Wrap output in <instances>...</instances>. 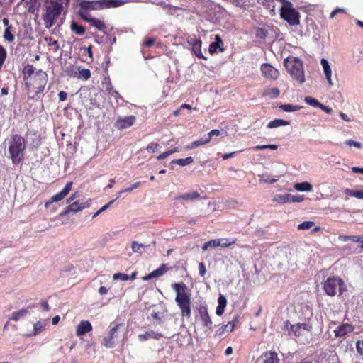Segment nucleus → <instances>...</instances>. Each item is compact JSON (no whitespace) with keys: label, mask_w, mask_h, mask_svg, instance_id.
<instances>
[{"label":"nucleus","mask_w":363,"mask_h":363,"mask_svg":"<svg viewBox=\"0 0 363 363\" xmlns=\"http://www.w3.org/2000/svg\"><path fill=\"white\" fill-rule=\"evenodd\" d=\"M48 77L46 72L41 69L35 72V74L29 77L25 82L28 89V97L31 99L38 100L41 99L42 94L48 83Z\"/></svg>","instance_id":"1"},{"label":"nucleus","mask_w":363,"mask_h":363,"mask_svg":"<svg viewBox=\"0 0 363 363\" xmlns=\"http://www.w3.org/2000/svg\"><path fill=\"white\" fill-rule=\"evenodd\" d=\"M172 288L176 292L175 302L181 310L182 316L189 318L191 315V302L186 285L182 282L174 283L172 284Z\"/></svg>","instance_id":"2"},{"label":"nucleus","mask_w":363,"mask_h":363,"mask_svg":"<svg viewBox=\"0 0 363 363\" xmlns=\"http://www.w3.org/2000/svg\"><path fill=\"white\" fill-rule=\"evenodd\" d=\"M25 147V140L22 136L18 134L12 136L9 141V153L13 164H18L23 160Z\"/></svg>","instance_id":"3"},{"label":"nucleus","mask_w":363,"mask_h":363,"mask_svg":"<svg viewBox=\"0 0 363 363\" xmlns=\"http://www.w3.org/2000/svg\"><path fill=\"white\" fill-rule=\"evenodd\" d=\"M284 65L294 79L297 80L300 84L305 82L304 72L302 61L296 57H288L284 60Z\"/></svg>","instance_id":"4"},{"label":"nucleus","mask_w":363,"mask_h":363,"mask_svg":"<svg viewBox=\"0 0 363 363\" xmlns=\"http://www.w3.org/2000/svg\"><path fill=\"white\" fill-rule=\"evenodd\" d=\"M284 4L280 9V16L291 26L300 24V13L292 7V4L287 0H279Z\"/></svg>","instance_id":"5"},{"label":"nucleus","mask_w":363,"mask_h":363,"mask_svg":"<svg viewBox=\"0 0 363 363\" xmlns=\"http://www.w3.org/2000/svg\"><path fill=\"white\" fill-rule=\"evenodd\" d=\"M323 289L327 295L335 296L337 291L339 296L342 295L347 291V286L342 279L330 277L323 283Z\"/></svg>","instance_id":"6"},{"label":"nucleus","mask_w":363,"mask_h":363,"mask_svg":"<svg viewBox=\"0 0 363 363\" xmlns=\"http://www.w3.org/2000/svg\"><path fill=\"white\" fill-rule=\"evenodd\" d=\"M62 10V4L50 1L46 5V11L43 15V20L46 28H50L53 23L55 19L61 13Z\"/></svg>","instance_id":"7"},{"label":"nucleus","mask_w":363,"mask_h":363,"mask_svg":"<svg viewBox=\"0 0 363 363\" xmlns=\"http://www.w3.org/2000/svg\"><path fill=\"white\" fill-rule=\"evenodd\" d=\"M121 323H112L110 325V330L107 336L102 340V345L106 348H113L116 345V340L118 337V330L122 327Z\"/></svg>","instance_id":"8"},{"label":"nucleus","mask_w":363,"mask_h":363,"mask_svg":"<svg viewBox=\"0 0 363 363\" xmlns=\"http://www.w3.org/2000/svg\"><path fill=\"white\" fill-rule=\"evenodd\" d=\"M99 3V0H94L91 1L82 0L79 3L80 10L79 13L80 16L83 18V16L90 15L88 13L89 10H101Z\"/></svg>","instance_id":"9"},{"label":"nucleus","mask_w":363,"mask_h":363,"mask_svg":"<svg viewBox=\"0 0 363 363\" xmlns=\"http://www.w3.org/2000/svg\"><path fill=\"white\" fill-rule=\"evenodd\" d=\"M69 69H70V73H68L70 76L77 77L83 80H87L91 77V72L89 69H84L82 67H67V72H69Z\"/></svg>","instance_id":"10"},{"label":"nucleus","mask_w":363,"mask_h":363,"mask_svg":"<svg viewBox=\"0 0 363 363\" xmlns=\"http://www.w3.org/2000/svg\"><path fill=\"white\" fill-rule=\"evenodd\" d=\"M72 182H67L66 184V185L65 186V187L63 188V189L60 192L52 196L50 198V199L48 200L45 203V208H48L50 204L53 203L54 202H57V201L63 199L69 194V192L70 191V190L72 189Z\"/></svg>","instance_id":"11"},{"label":"nucleus","mask_w":363,"mask_h":363,"mask_svg":"<svg viewBox=\"0 0 363 363\" xmlns=\"http://www.w3.org/2000/svg\"><path fill=\"white\" fill-rule=\"evenodd\" d=\"M257 363H279V359L275 351H269L262 354Z\"/></svg>","instance_id":"12"},{"label":"nucleus","mask_w":363,"mask_h":363,"mask_svg":"<svg viewBox=\"0 0 363 363\" xmlns=\"http://www.w3.org/2000/svg\"><path fill=\"white\" fill-rule=\"evenodd\" d=\"M135 120L133 116L118 118L115 123V127L119 130L128 128L134 123Z\"/></svg>","instance_id":"13"},{"label":"nucleus","mask_w":363,"mask_h":363,"mask_svg":"<svg viewBox=\"0 0 363 363\" xmlns=\"http://www.w3.org/2000/svg\"><path fill=\"white\" fill-rule=\"evenodd\" d=\"M261 71L262 74L268 78L275 79L279 76V72L269 64H263L261 66Z\"/></svg>","instance_id":"14"},{"label":"nucleus","mask_w":363,"mask_h":363,"mask_svg":"<svg viewBox=\"0 0 363 363\" xmlns=\"http://www.w3.org/2000/svg\"><path fill=\"white\" fill-rule=\"evenodd\" d=\"M83 19L89 23L91 26H94L97 28L98 30L105 33L106 32V26L105 24L100 21L99 19L93 18L91 15H84L83 16Z\"/></svg>","instance_id":"15"},{"label":"nucleus","mask_w":363,"mask_h":363,"mask_svg":"<svg viewBox=\"0 0 363 363\" xmlns=\"http://www.w3.org/2000/svg\"><path fill=\"white\" fill-rule=\"evenodd\" d=\"M354 330L353 325L349 323H343L339 325L335 330V337H342L347 334L352 332Z\"/></svg>","instance_id":"16"},{"label":"nucleus","mask_w":363,"mask_h":363,"mask_svg":"<svg viewBox=\"0 0 363 363\" xmlns=\"http://www.w3.org/2000/svg\"><path fill=\"white\" fill-rule=\"evenodd\" d=\"M199 313L200 319L203 323V325L208 328H211L213 323L208 313L207 308L206 306L199 307Z\"/></svg>","instance_id":"17"},{"label":"nucleus","mask_w":363,"mask_h":363,"mask_svg":"<svg viewBox=\"0 0 363 363\" xmlns=\"http://www.w3.org/2000/svg\"><path fill=\"white\" fill-rule=\"evenodd\" d=\"M101 9L116 8L123 6L125 1L124 0H99Z\"/></svg>","instance_id":"18"},{"label":"nucleus","mask_w":363,"mask_h":363,"mask_svg":"<svg viewBox=\"0 0 363 363\" xmlns=\"http://www.w3.org/2000/svg\"><path fill=\"white\" fill-rule=\"evenodd\" d=\"M320 64L323 67L324 74H325V78L328 82L329 86L330 87L333 86L334 84L331 79L332 70H331V68H330L328 61L326 59L323 58L320 60Z\"/></svg>","instance_id":"19"},{"label":"nucleus","mask_w":363,"mask_h":363,"mask_svg":"<svg viewBox=\"0 0 363 363\" xmlns=\"http://www.w3.org/2000/svg\"><path fill=\"white\" fill-rule=\"evenodd\" d=\"M92 330V325L88 320L81 321L77 327L76 334L77 336H81Z\"/></svg>","instance_id":"20"},{"label":"nucleus","mask_w":363,"mask_h":363,"mask_svg":"<svg viewBox=\"0 0 363 363\" xmlns=\"http://www.w3.org/2000/svg\"><path fill=\"white\" fill-rule=\"evenodd\" d=\"M286 330L288 331V335L290 336H295V337H299L301 335H303V333L301 332V328L298 327V324L296 325H291L289 324V322H285V326Z\"/></svg>","instance_id":"21"},{"label":"nucleus","mask_w":363,"mask_h":363,"mask_svg":"<svg viewBox=\"0 0 363 363\" xmlns=\"http://www.w3.org/2000/svg\"><path fill=\"white\" fill-rule=\"evenodd\" d=\"M168 269H169V268L167 267V264H164L162 266H160L159 268H157V269L150 272L148 275L144 277L143 278V279L146 281V280H149L150 279L155 278V277L162 276L165 272H167Z\"/></svg>","instance_id":"22"},{"label":"nucleus","mask_w":363,"mask_h":363,"mask_svg":"<svg viewBox=\"0 0 363 363\" xmlns=\"http://www.w3.org/2000/svg\"><path fill=\"white\" fill-rule=\"evenodd\" d=\"M162 337V335L161 333L155 332L154 330L147 331L146 333H145L143 334L138 335V339L140 341H146L150 339L159 340Z\"/></svg>","instance_id":"23"},{"label":"nucleus","mask_w":363,"mask_h":363,"mask_svg":"<svg viewBox=\"0 0 363 363\" xmlns=\"http://www.w3.org/2000/svg\"><path fill=\"white\" fill-rule=\"evenodd\" d=\"M90 206V203L89 201L86 202H80L79 201H77L75 202H73L72 203L69 204L67 207L70 212H79L82 211L84 208H86Z\"/></svg>","instance_id":"24"},{"label":"nucleus","mask_w":363,"mask_h":363,"mask_svg":"<svg viewBox=\"0 0 363 363\" xmlns=\"http://www.w3.org/2000/svg\"><path fill=\"white\" fill-rule=\"evenodd\" d=\"M28 313V308H21L17 311H14L9 318V320L18 321L25 318Z\"/></svg>","instance_id":"25"},{"label":"nucleus","mask_w":363,"mask_h":363,"mask_svg":"<svg viewBox=\"0 0 363 363\" xmlns=\"http://www.w3.org/2000/svg\"><path fill=\"white\" fill-rule=\"evenodd\" d=\"M290 124V122L289 121H285L283 119H274L272 121H270L267 125V128H276L281 126H285Z\"/></svg>","instance_id":"26"},{"label":"nucleus","mask_w":363,"mask_h":363,"mask_svg":"<svg viewBox=\"0 0 363 363\" xmlns=\"http://www.w3.org/2000/svg\"><path fill=\"white\" fill-rule=\"evenodd\" d=\"M294 189L298 191H311L313 189V186L307 182L296 183L294 185Z\"/></svg>","instance_id":"27"},{"label":"nucleus","mask_w":363,"mask_h":363,"mask_svg":"<svg viewBox=\"0 0 363 363\" xmlns=\"http://www.w3.org/2000/svg\"><path fill=\"white\" fill-rule=\"evenodd\" d=\"M45 327V323L42 321H38L36 323L33 325V330L32 333L28 336L36 335L40 333L43 330H44Z\"/></svg>","instance_id":"28"},{"label":"nucleus","mask_w":363,"mask_h":363,"mask_svg":"<svg viewBox=\"0 0 363 363\" xmlns=\"http://www.w3.org/2000/svg\"><path fill=\"white\" fill-rule=\"evenodd\" d=\"M194 161V159L192 157H188L184 159H174L172 160L171 164H176L182 167H184L186 165H188L191 163H192Z\"/></svg>","instance_id":"29"},{"label":"nucleus","mask_w":363,"mask_h":363,"mask_svg":"<svg viewBox=\"0 0 363 363\" xmlns=\"http://www.w3.org/2000/svg\"><path fill=\"white\" fill-rule=\"evenodd\" d=\"M146 247L147 246L143 243H139L137 241H133L132 242L131 248H132L133 252H134L135 253L142 254L143 252H144L145 251Z\"/></svg>","instance_id":"30"},{"label":"nucleus","mask_w":363,"mask_h":363,"mask_svg":"<svg viewBox=\"0 0 363 363\" xmlns=\"http://www.w3.org/2000/svg\"><path fill=\"white\" fill-rule=\"evenodd\" d=\"M290 194H278L274 196L273 201L277 202L279 203H290Z\"/></svg>","instance_id":"31"},{"label":"nucleus","mask_w":363,"mask_h":363,"mask_svg":"<svg viewBox=\"0 0 363 363\" xmlns=\"http://www.w3.org/2000/svg\"><path fill=\"white\" fill-rule=\"evenodd\" d=\"M35 68L33 65H28L27 67H26L24 68L23 79H24L25 82L28 80L29 77H32L35 74Z\"/></svg>","instance_id":"32"},{"label":"nucleus","mask_w":363,"mask_h":363,"mask_svg":"<svg viewBox=\"0 0 363 363\" xmlns=\"http://www.w3.org/2000/svg\"><path fill=\"white\" fill-rule=\"evenodd\" d=\"M209 143L208 138L205 136L200 140H196L194 142L191 143L189 145L186 146V149H193L198 146L205 145Z\"/></svg>","instance_id":"33"},{"label":"nucleus","mask_w":363,"mask_h":363,"mask_svg":"<svg viewBox=\"0 0 363 363\" xmlns=\"http://www.w3.org/2000/svg\"><path fill=\"white\" fill-rule=\"evenodd\" d=\"M346 195L353 196L357 199H363V191H357L354 189H346L344 191Z\"/></svg>","instance_id":"34"},{"label":"nucleus","mask_w":363,"mask_h":363,"mask_svg":"<svg viewBox=\"0 0 363 363\" xmlns=\"http://www.w3.org/2000/svg\"><path fill=\"white\" fill-rule=\"evenodd\" d=\"M279 108L286 112H294L301 109V106L292 104H282Z\"/></svg>","instance_id":"35"},{"label":"nucleus","mask_w":363,"mask_h":363,"mask_svg":"<svg viewBox=\"0 0 363 363\" xmlns=\"http://www.w3.org/2000/svg\"><path fill=\"white\" fill-rule=\"evenodd\" d=\"M234 327L235 324L233 322H229L227 325H224L220 327L216 332V334L218 335H222L225 330L232 332L234 329Z\"/></svg>","instance_id":"36"},{"label":"nucleus","mask_w":363,"mask_h":363,"mask_svg":"<svg viewBox=\"0 0 363 363\" xmlns=\"http://www.w3.org/2000/svg\"><path fill=\"white\" fill-rule=\"evenodd\" d=\"M71 29L77 35H83L85 33V29L82 26L79 25L76 22H72L71 24Z\"/></svg>","instance_id":"37"},{"label":"nucleus","mask_w":363,"mask_h":363,"mask_svg":"<svg viewBox=\"0 0 363 363\" xmlns=\"http://www.w3.org/2000/svg\"><path fill=\"white\" fill-rule=\"evenodd\" d=\"M12 27L7 26L4 33V38L5 40L11 43L14 40V35L11 32Z\"/></svg>","instance_id":"38"},{"label":"nucleus","mask_w":363,"mask_h":363,"mask_svg":"<svg viewBox=\"0 0 363 363\" xmlns=\"http://www.w3.org/2000/svg\"><path fill=\"white\" fill-rule=\"evenodd\" d=\"M280 94V91L278 88L274 87L265 90V95L269 96L272 99L278 97Z\"/></svg>","instance_id":"39"},{"label":"nucleus","mask_w":363,"mask_h":363,"mask_svg":"<svg viewBox=\"0 0 363 363\" xmlns=\"http://www.w3.org/2000/svg\"><path fill=\"white\" fill-rule=\"evenodd\" d=\"M220 244V240L218 239L211 240L204 243L202 247L203 250H206L209 247H218Z\"/></svg>","instance_id":"40"},{"label":"nucleus","mask_w":363,"mask_h":363,"mask_svg":"<svg viewBox=\"0 0 363 363\" xmlns=\"http://www.w3.org/2000/svg\"><path fill=\"white\" fill-rule=\"evenodd\" d=\"M192 52L196 55V57L201 59H206L202 54L201 52V42L198 43L197 45H194L193 48H191Z\"/></svg>","instance_id":"41"},{"label":"nucleus","mask_w":363,"mask_h":363,"mask_svg":"<svg viewBox=\"0 0 363 363\" xmlns=\"http://www.w3.org/2000/svg\"><path fill=\"white\" fill-rule=\"evenodd\" d=\"M338 239L340 240H342V241H344V242H347V241H352V242H359L360 240L359 238V236H357V235H340L339 237H338Z\"/></svg>","instance_id":"42"},{"label":"nucleus","mask_w":363,"mask_h":363,"mask_svg":"<svg viewBox=\"0 0 363 363\" xmlns=\"http://www.w3.org/2000/svg\"><path fill=\"white\" fill-rule=\"evenodd\" d=\"M304 101L313 107H318L319 108V106L321 104L317 99L311 97V96H306L304 99Z\"/></svg>","instance_id":"43"},{"label":"nucleus","mask_w":363,"mask_h":363,"mask_svg":"<svg viewBox=\"0 0 363 363\" xmlns=\"http://www.w3.org/2000/svg\"><path fill=\"white\" fill-rule=\"evenodd\" d=\"M179 152V148L178 147H174L173 149H171L168 151H166L162 154H160L158 157H157V160H162L164 158H166L167 157L169 156L170 155L174 153V152Z\"/></svg>","instance_id":"44"},{"label":"nucleus","mask_w":363,"mask_h":363,"mask_svg":"<svg viewBox=\"0 0 363 363\" xmlns=\"http://www.w3.org/2000/svg\"><path fill=\"white\" fill-rule=\"evenodd\" d=\"M218 49L221 52L224 50V49L221 48V45L218 44V42H213L210 44L208 50L210 53L213 54L216 52Z\"/></svg>","instance_id":"45"},{"label":"nucleus","mask_w":363,"mask_h":363,"mask_svg":"<svg viewBox=\"0 0 363 363\" xmlns=\"http://www.w3.org/2000/svg\"><path fill=\"white\" fill-rule=\"evenodd\" d=\"M315 225L313 221H304L298 225V230H308L311 228Z\"/></svg>","instance_id":"46"},{"label":"nucleus","mask_w":363,"mask_h":363,"mask_svg":"<svg viewBox=\"0 0 363 363\" xmlns=\"http://www.w3.org/2000/svg\"><path fill=\"white\" fill-rule=\"evenodd\" d=\"M268 30L263 28H259L256 32V36L261 39H265L267 36Z\"/></svg>","instance_id":"47"},{"label":"nucleus","mask_w":363,"mask_h":363,"mask_svg":"<svg viewBox=\"0 0 363 363\" xmlns=\"http://www.w3.org/2000/svg\"><path fill=\"white\" fill-rule=\"evenodd\" d=\"M114 280L128 281L129 280V276L123 273H116L113 276Z\"/></svg>","instance_id":"48"},{"label":"nucleus","mask_w":363,"mask_h":363,"mask_svg":"<svg viewBox=\"0 0 363 363\" xmlns=\"http://www.w3.org/2000/svg\"><path fill=\"white\" fill-rule=\"evenodd\" d=\"M218 240H220V244L218 245V246L222 247H229L232 244L234 243V241H230L228 238H221V239H218Z\"/></svg>","instance_id":"49"},{"label":"nucleus","mask_w":363,"mask_h":363,"mask_svg":"<svg viewBox=\"0 0 363 363\" xmlns=\"http://www.w3.org/2000/svg\"><path fill=\"white\" fill-rule=\"evenodd\" d=\"M186 200H194L200 196V194L197 191H191L184 194Z\"/></svg>","instance_id":"50"},{"label":"nucleus","mask_w":363,"mask_h":363,"mask_svg":"<svg viewBox=\"0 0 363 363\" xmlns=\"http://www.w3.org/2000/svg\"><path fill=\"white\" fill-rule=\"evenodd\" d=\"M290 203H300L302 202L304 200L303 196L300 195H291L290 194Z\"/></svg>","instance_id":"51"},{"label":"nucleus","mask_w":363,"mask_h":363,"mask_svg":"<svg viewBox=\"0 0 363 363\" xmlns=\"http://www.w3.org/2000/svg\"><path fill=\"white\" fill-rule=\"evenodd\" d=\"M159 147L160 145L158 143H151L147 145L146 150L149 152H155L157 150Z\"/></svg>","instance_id":"52"},{"label":"nucleus","mask_w":363,"mask_h":363,"mask_svg":"<svg viewBox=\"0 0 363 363\" xmlns=\"http://www.w3.org/2000/svg\"><path fill=\"white\" fill-rule=\"evenodd\" d=\"M188 43L189 45L193 48L194 45H197L200 42H201V39L196 38V37H191L188 39Z\"/></svg>","instance_id":"53"},{"label":"nucleus","mask_w":363,"mask_h":363,"mask_svg":"<svg viewBox=\"0 0 363 363\" xmlns=\"http://www.w3.org/2000/svg\"><path fill=\"white\" fill-rule=\"evenodd\" d=\"M345 143L349 146H354L357 148H360L362 147V145L360 143L352 140H348L345 141Z\"/></svg>","instance_id":"54"},{"label":"nucleus","mask_w":363,"mask_h":363,"mask_svg":"<svg viewBox=\"0 0 363 363\" xmlns=\"http://www.w3.org/2000/svg\"><path fill=\"white\" fill-rule=\"evenodd\" d=\"M140 184L141 183L140 182H135L131 186L125 188V189H123L122 191L130 192L133 190H134V189H137L138 187H139Z\"/></svg>","instance_id":"55"},{"label":"nucleus","mask_w":363,"mask_h":363,"mask_svg":"<svg viewBox=\"0 0 363 363\" xmlns=\"http://www.w3.org/2000/svg\"><path fill=\"white\" fill-rule=\"evenodd\" d=\"M297 324L298 325V327L301 328L302 333L304 330L310 331L312 328V327L310 325H308V323H297Z\"/></svg>","instance_id":"56"},{"label":"nucleus","mask_w":363,"mask_h":363,"mask_svg":"<svg viewBox=\"0 0 363 363\" xmlns=\"http://www.w3.org/2000/svg\"><path fill=\"white\" fill-rule=\"evenodd\" d=\"M220 135V131L218 130H213L210 131L208 135L206 136L209 142L213 136H218Z\"/></svg>","instance_id":"57"},{"label":"nucleus","mask_w":363,"mask_h":363,"mask_svg":"<svg viewBox=\"0 0 363 363\" xmlns=\"http://www.w3.org/2000/svg\"><path fill=\"white\" fill-rule=\"evenodd\" d=\"M218 303L219 306L225 307L227 304V300L223 295L220 294L218 298Z\"/></svg>","instance_id":"58"},{"label":"nucleus","mask_w":363,"mask_h":363,"mask_svg":"<svg viewBox=\"0 0 363 363\" xmlns=\"http://www.w3.org/2000/svg\"><path fill=\"white\" fill-rule=\"evenodd\" d=\"M199 274L201 277H204V275L206 274V270L205 264L203 262H200L199 264Z\"/></svg>","instance_id":"59"},{"label":"nucleus","mask_w":363,"mask_h":363,"mask_svg":"<svg viewBox=\"0 0 363 363\" xmlns=\"http://www.w3.org/2000/svg\"><path fill=\"white\" fill-rule=\"evenodd\" d=\"M319 108H320L321 110H323V111L326 112L328 114H331L333 113V109L331 108L326 106L323 104H321L319 106Z\"/></svg>","instance_id":"60"},{"label":"nucleus","mask_w":363,"mask_h":363,"mask_svg":"<svg viewBox=\"0 0 363 363\" xmlns=\"http://www.w3.org/2000/svg\"><path fill=\"white\" fill-rule=\"evenodd\" d=\"M357 350L360 354H363V340L357 341L356 344Z\"/></svg>","instance_id":"61"},{"label":"nucleus","mask_w":363,"mask_h":363,"mask_svg":"<svg viewBox=\"0 0 363 363\" xmlns=\"http://www.w3.org/2000/svg\"><path fill=\"white\" fill-rule=\"evenodd\" d=\"M107 90L108 91L109 94L113 96L114 97L119 96V94L118 91L113 89V88L111 86V84H108L107 86Z\"/></svg>","instance_id":"62"},{"label":"nucleus","mask_w":363,"mask_h":363,"mask_svg":"<svg viewBox=\"0 0 363 363\" xmlns=\"http://www.w3.org/2000/svg\"><path fill=\"white\" fill-rule=\"evenodd\" d=\"M107 90L108 91L109 94L113 96L114 97L119 96V94L118 91L113 89V88L111 86V84H108L107 86Z\"/></svg>","instance_id":"63"},{"label":"nucleus","mask_w":363,"mask_h":363,"mask_svg":"<svg viewBox=\"0 0 363 363\" xmlns=\"http://www.w3.org/2000/svg\"><path fill=\"white\" fill-rule=\"evenodd\" d=\"M154 43H155V39L154 38H149V39L146 40L145 41H144L143 45L147 47V48H150Z\"/></svg>","instance_id":"64"}]
</instances>
